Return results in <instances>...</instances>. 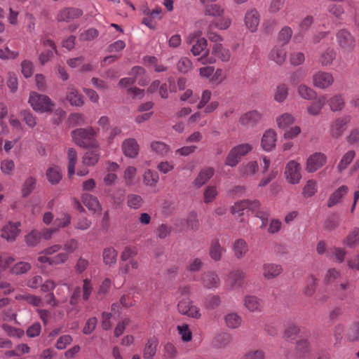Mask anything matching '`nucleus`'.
<instances>
[{"instance_id": "obj_5", "label": "nucleus", "mask_w": 359, "mask_h": 359, "mask_svg": "<svg viewBox=\"0 0 359 359\" xmlns=\"http://www.w3.org/2000/svg\"><path fill=\"white\" fill-rule=\"evenodd\" d=\"M177 311L180 314L187 316L189 318L199 319L201 317L200 309L194 305L189 297L180 299L177 304Z\"/></svg>"}, {"instance_id": "obj_19", "label": "nucleus", "mask_w": 359, "mask_h": 359, "mask_svg": "<svg viewBox=\"0 0 359 359\" xmlns=\"http://www.w3.org/2000/svg\"><path fill=\"white\" fill-rule=\"evenodd\" d=\"M283 272L282 266L273 263H265L262 266V275L264 278L271 280L276 278Z\"/></svg>"}, {"instance_id": "obj_51", "label": "nucleus", "mask_w": 359, "mask_h": 359, "mask_svg": "<svg viewBox=\"0 0 359 359\" xmlns=\"http://www.w3.org/2000/svg\"><path fill=\"white\" fill-rule=\"evenodd\" d=\"M32 268L29 263L26 262H19L15 264L11 268V273L15 275H20L28 272Z\"/></svg>"}, {"instance_id": "obj_58", "label": "nucleus", "mask_w": 359, "mask_h": 359, "mask_svg": "<svg viewBox=\"0 0 359 359\" xmlns=\"http://www.w3.org/2000/svg\"><path fill=\"white\" fill-rule=\"evenodd\" d=\"M41 240V233L36 230H32L25 237V241L29 247L36 246Z\"/></svg>"}, {"instance_id": "obj_6", "label": "nucleus", "mask_w": 359, "mask_h": 359, "mask_svg": "<svg viewBox=\"0 0 359 359\" xmlns=\"http://www.w3.org/2000/svg\"><path fill=\"white\" fill-rule=\"evenodd\" d=\"M336 38L340 49L344 53H349L355 48V40L348 30H339L336 34Z\"/></svg>"}, {"instance_id": "obj_62", "label": "nucleus", "mask_w": 359, "mask_h": 359, "mask_svg": "<svg viewBox=\"0 0 359 359\" xmlns=\"http://www.w3.org/2000/svg\"><path fill=\"white\" fill-rule=\"evenodd\" d=\"M317 191V184L313 180L307 181L306 185L303 188L302 194L304 197L309 198L313 196Z\"/></svg>"}, {"instance_id": "obj_60", "label": "nucleus", "mask_w": 359, "mask_h": 359, "mask_svg": "<svg viewBox=\"0 0 359 359\" xmlns=\"http://www.w3.org/2000/svg\"><path fill=\"white\" fill-rule=\"evenodd\" d=\"M336 53L332 48H327L323 53H322L320 62L323 66L330 65L335 58Z\"/></svg>"}, {"instance_id": "obj_15", "label": "nucleus", "mask_w": 359, "mask_h": 359, "mask_svg": "<svg viewBox=\"0 0 359 359\" xmlns=\"http://www.w3.org/2000/svg\"><path fill=\"white\" fill-rule=\"evenodd\" d=\"M259 207H260V203L257 200L240 201L234 203V205L231 207V212L233 215H236V213H240L246 209L255 211Z\"/></svg>"}, {"instance_id": "obj_16", "label": "nucleus", "mask_w": 359, "mask_h": 359, "mask_svg": "<svg viewBox=\"0 0 359 359\" xmlns=\"http://www.w3.org/2000/svg\"><path fill=\"white\" fill-rule=\"evenodd\" d=\"M277 134L272 130L269 129L264 132L261 140V146L266 151L273 150L276 146Z\"/></svg>"}, {"instance_id": "obj_9", "label": "nucleus", "mask_w": 359, "mask_h": 359, "mask_svg": "<svg viewBox=\"0 0 359 359\" xmlns=\"http://www.w3.org/2000/svg\"><path fill=\"white\" fill-rule=\"evenodd\" d=\"M143 13L145 17L142 19V24L151 29H156V23L155 20H161L163 18V10L159 6H156L153 10L145 8L143 9Z\"/></svg>"}, {"instance_id": "obj_42", "label": "nucleus", "mask_w": 359, "mask_h": 359, "mask_svg": "<svg viewBox=\"0 0 359 359\" xmlns=\"http://www.w3.org/2000/svg\"><path fill=\"white\" fill-rule=\"evenodd\" d=\"M102 258L106 265H114L116 262L117 252L112 247L106 248L103 250Z\"/></svg>"}, {"instance_id": "obj_29", "label": "nucleus", "mask_w": 359, "mask_h": 359, "mask_svg": "<svg viewBox=\"0 0 359 359\" xmlns=\"http://www.w3.org/2000/svg\"><path fill=\"white\" fill-rule=\"evenodd\" d=\"M67 100L71 105L81 107L83 104V96L73 86H69L67 90Z\"/></svg>"}, {"instance_id": "obj_57", "label": "nucleus", "mask_w": 359, "mask_h": 359, "mask_svg": "<svg viewBox=\"0 0 359 359\" xmlns=\"http://www.w3.org/2000/svg\"><path fill=\"white\" fill-rule=\"evenodd\" d=\"M292 29L289 26H284L278 33V40L283 42L282 45L289 43L292 36Z\"/></svg>"}, {"instance_id": "obj_54", "label": "nucleus", "mask_w": 359, "mask_h": 359, "mask_svg": "<svg viewBox=\"0 0 359 359\" xmlns=\"http://www.w3.org/2000/svg\"><path fill=\"white\" fill-rule=\"evenodd\" d=\"M46 177L51 184H57L62 179V175L58 168L50 167L46 171Z\"/></svg>"}, {"instance_id": "obj_36", "label": "nucleus", "mask_w": 359, "mask_h": 359, "mask_svg": "<svg viewBox=\"0 0 359 359\" xmlns=\"http://www.w3.org/2000/svg\"><path fill=\"white\" fill-rule=\"evenodd\" d=\"M355 157V151L353 149H350L344 153L337 165V170L339 172H341L346 170L353 162Z\"/></svg>"}, {"instance_id": "obj_2", "label": "nucleus", "mask_w": 359, "mask_h": 359, "mask_svg": "<svg viewBox=\"0 0 359 359\" xmlns=\"http://www.w3.org/2000/svg\"><path fill=\"white\" fill-rule=\"evenodd\" d=\"M97 130L92 127L78 128L72 132L74 142L83 148H97L99 142L96 140Z\"/></svg>"}, {"instance_id": "obj_26", "label": "nucleus", "mask_w": 359, "mask_h": 359, "mask_svg": "<svg viewBox=\"0 0 359 359\" xmlns=\"http://www.w3.org/2000/svg\"><path fill=\"white\" fill-rule=\"evenodd\" d=\"M259 14L257 10H250L248 11L245 17V23L247 27L252 32L257 29L259 24Z\"/></svg>"}, {"instance_id": "obj_8", "label": "nucleus", "mask_w": 359, "mask_h": 359, "mask_svg": "<svg viewBox=\"0 0 359 359\" xmlns=\"http://www.w3.org/2000/svg\"><path fill=\"white\" fill-rule=\"evenodd\" d=\"M351 117L345 115L338 117L332 121L330 126V133L333 138H339L346 130L348 123L351 121Z\"/></svg>"}, {"instance_id": "obj_39", "label": "nucleus", "mask_w": 359, "mask_h": 359, "mask_svg": "<svg viewBox=\"0 0 359 359\" xmlns=\"http://www.w3.org/2000/svg\"><path fill=\"white\" fill-rule=\"evenodd\" d=\"M81 294V288L79 287H75L74 292L69 299V304L72 308L68 309L67 312L69 314L72 316H76L80 311L79 307L78 306V303Z\"/></svg>"}, {"instance_id": "obj_53", "label": "nucleus", "mask_w": 359, "mask_h": 359, "mask_svg": "<svg viewBox=\"0 0 359 359\" xmlns=\"http://www.w3.org/2000/svg\"><path fill=\"white\" fill-rule=\"evenodd\" d=\"M93 290V284L91 279L86 278L83 280L82 299L84 302L89 300Z\"/></svg>"}, {"instance_id": "obj_63", "label": "nucleus", "mask_w": 359, "mask_h": 359, "mask_svg": "<svg viewBox=\"0 0 359 359\" xmlns=\"http://www.w3.org/2000/svg\"><path fill=\"white\" fill-rule=\"evenodd\" d=\"M217 195V190L215 186H208L204 191L203 200L205 203L212 202Z\"/></svg>"}, {"instance_id": "obj_20", "label": "nucleus", "mask_w": 359, "mask_h": 359, "mask_svg": "<svg viewBox=\"0 0 359 359\" xmlns=\"http://www.w3.org/2000/svg\"><path fill=\"white\" fill-rule=\"evenodd\" d=\"M215 174V169L212 167H205L201 170L197 177L193 182V185L196 188L203 186Z\"/></svg>"}, {"instance_id": "obj_37", "label": "nucleus", "mask_w": 359, "mask_h": 359, "mask_svg": "<svg viewBox=\"0 0 359 359\" xmlns=\"http://www.w3.org/2000/svg\"><path fill=\"white\" fill-rule=\"evenodd\" d=\"M327 104L332 111H340L345 107V100L342 94H336L327 100Z\"/></svg>"}, {"instance_id": "obj_1", "label": "nucleus", "mask_w": 359, "mask_h": 359, "mask_svg": "<svg viewBox=\"0 0 359 359\" xmlns=\"http://www.w3.org/2000/svg\"><path fill=\"white\" fill-rule=\"evenodd\" d=\"M200 36V32L191 33L187 36L186 41L189 44H192L191 50L194 55H201L198 60L202 64L213 63L215 59L209 56L207 40L204 38H201Z\"/></svg>"}, {"instance_id": "obj_46", "label": "nucleus", "mask_w": 359, "mask_h": 359, "mask_svg": "<svg viewBox=\"0 0 359 359\" xmlns=\"http://www.w3.org/2000/svg\"><path fill=\"white\" fill-rule=\"evenodd\" d=\"M68 157V175L71 177L75 173V166L77 161V153L73 148L67 150Z\"/></svg>"}, {"instance_id": "obj_41", "label": "nucleus", "mask_w": 359, "mask_h": 359, "mask_svg": "<svg viewBox=\"0 0 359 359\" xmlns=\"http://www.w3.org/2000/svg\"><path fill=\"white\" fill-rule=\"evenodd\" d=\"M226 325L230 329L238 328L242 323V318L237 313H228L224 317Z\"/></svg>"}, {"instance_id": "obj_34", "label": "nucleus", "mask_w": 359, "mask_h": 359, "mask_svg": "<svg viewBox=\"0 0 359 359\" xmlns=\"http://www.w3.org/2000/svg\"><path fill=\"white\" fill-rule=\"evenodd\" d=\"M226 252L218 239L213 240L210 246L209 255L212 259L214 261H219L222 259L223 253Z\"/></svg>"}, {"instance_id": "obj_55", "label": "nucleus", "mask_w": 359, "mask_h": 359, "mask_svg": "<svg viewBox=\"0 0 359 359\" xmlns=\"http://www.w3.org/2000/svg\"><path fill=\"white\" fill-rule=\"evenodd\" d=\"M318 285V279L313 276L310 275L306 280V286L304 290V293L306 296H311L314 294L316 286Z\"/></svg>"}, {"instance_id": "obj_17", "label": "nucleus", "mask_w": 359, "mask_h": 359, "mask_svg": "<svg viewBox=\"0 0 359 359\" xmlns=\"http://www.w3.org/2000/svg\"><path fill=\"white\" fill-rule=\"evenodd\" d=\"M245 307L252 313H259L262 311L264 304L262 299L255 295H246L243 299Z\"/></svg>"}, {"instance_id": "obj_3", "label": "nucleus", "mask_w": 359, "mask_h": 359, "mask_svg": "<svg viewBox=\"0 0 359 359\" xmlns=\"http://www.w3.org/2000/svg\"><path fill=\"white\" fill-rule=\"evenodd\" d=\"M28 102L33 110L39 113H51L55 107L48 96L34 91L30 93Z\"/></svg>"}, {"instance_id": "obj_14", "label": "nucleus", "mask_w": 359, "mask_h": 359, "mask_svg": "<svg viewBox=\"0 0 359 359\" xmlns=\"http://www.w3.org/2000/svg\"><path fill=\"white\" fill-rule=\"evenodd\" d=\"M69 257L67 253H57L53 257H50L48 255L42 254V252L39 254L37 257L39 262L41 264L48 263L49 265H59L64 264L68 260Z\"/></svg>"}, {"instance_id": "obj_24", "label": "nucleus", "mask_w": 359, "mask_h": 359, "mask_svg": "<svg viewBox=\"0 0 359 359\" xmlns=\"http://www.w3.org/2000/svg\"><path fill=\"white\" fill-rule=\"evenodd\" d=\"M81 200L85 206L94 212H100L102 210V206L96 196L90 194H83Z\"/></svg>"}, {"instance_id": "obj_7", "label": "nucleus", "mask_w": 359, "mask_h": 359, "mask_svg": "<svg viewBox=\"0 0 359 359\" xmlns=\"http://www.w3.org/2000/svg\"><path fill=\"white\" fill-rule=\"evenodd\" d=\"M302 168L300 163L294 160L290 161L285 165V177L292 184H299L302 179Z\"/></svg>"}, {"instance_id": "obj_52", "label": "nucleus", "mask_w": 359, "mask_h": 359, "mask_svg": "<svg viewBox=\"0 0 359 359\" xmlns=\"http://www.w3.org/2000/svg\"><path fill=\"white\" fill-rule=\"evenodd\" d=\"M245 277V273L242 270H237L233 271L229 275V280H231V285L232 287L241 286L242 281Z\"/></svg>"}, {"instance_id": "obj_56", "label": "nucleus", "mask_w": 359, "mask_h": 359, "mask_svg": "<svg viewBox=\"0 0 359 359\" xmlns=\"http://www.w3.org/2000/svg\"><path fill=\"white\" fill-rule=\"evenodd\" d=\"M72 220L71 215L67 212L61 213L55 220L54 225L55 228H64L70 224Z\"/></svg>"}, {"instance_id": "obj_59", "label": "nucleus", "mask_w": 359, "mask_h": 359, "mask_svg": "<svg viewBox=\"0 0 359 359\" xmlns=\"http://www.w3.org/2000/svg\"><path fill=\"white\" fill-rule=\"evenodd\" d=\"M139 266V262L137 259H131L128 263L120 264L119 273L121 275H126L130 272V269H137Z\"/></svg>"}, {"instance_id": "obj_44", "label": "nucleus", "mask_w": 359, "mask_h": 359, "mask_svg": "<svg viewBox=\"0 0 359 359\" xmlns=\"http://www.w3.org/2000/svg\"><path fill=\"white\" fill-rule=\"evenodd\" d=\"M150 148L151 151L161 156L166 155L170 150L169 147L161 141L151 142L150 144Z\"/></svg>"}, {"instance_id": "obj_18", "label": "nucleus", "mask_w": 359, "mask_h": 359, "mask_svg": "<svg viewBox=\"0 0 359 359\" xmlns=\"http://www.w3.org/2000/svg\"><path fill=\"white\" fill-rule=\"evenodd\" d=\"M83 15L81 10L76 8H65L61 10L57 15L59 22H70L79 18Z\"/></svg>"}, {"instance_id": "obj_38", "label": "nucleus", "mask_w": 359, "mask_h": 359, "mask_svg": "<svg viewBox=\"0 0 359 359\" xmlns=\"http://www.w3.org/2000/svg\"><path fill=\"white\" fill-rule=\"evenodd\" d=\"M211 53L223 62H228L231 57L229 50L224 48L222 43H215L212 47Z\"/></svg>"}, {"instance_id": "obj_4", "label": "nucleus", "mask_w": 359, "mask_h": 359, "mask_svg": "<svg viewBox=\"0 0 359 359\" xmlns=\"http://www.w3.org/2000/svg\"><path fill=\"white\" fill-rule=\"evenodd\" d=\"M252 149V146L248 143H243L233 147L226 158L225 164L230 167H235L241 158L250 153Z\"/></svg>"}, {"instance_id": "obj_48", "label": "nucleus", "mask_w": 359, "mask_h": 359, "mask_svg": "<svg viewBox=\"0 0 359 359\" xmlns=\"http://www.w3.org/2000/svg\"><path fill=\"white\" fill-rule=\"evenodd\" d=\"M36 180L32 176L27 177L22 187L21 192L23 197L29 196L35 189Z\"/></svg>"}, {"instance_id": "obj_45", "label": "nucleus", "mask_w": 359, "mask_h": 359, "mask_svg": "<svg viewBox=\"0 0 359 359\" xmlns=\"http://www.w3.org/2000/svg\"><path fill=\"white\" fill-rule=\"evenodd\" d=\"M294 117L290 113H284L276 118V123L279 128L285 129L294 122Z\"/></svg>"}, {"instance_id": "obj_61", "label": "nucleus", "mask_w": 359, "mask_h": 359, "mask_svg": "<svg viewBox=\"0 0 359 359\" xmlns=\"http://www.w3.org/2000/svg\"><path fill=\"white\" fill-rule=\"evenodd\" d=\"M359 242V229H354L344 241V243L350 248L355 247Z\"/></svg>"}, {"instance_id": "obj_25", "label": "nucleus", "mask_w": 359, "mask_h": 359, "mask_svg": "<svg viewBox=\"0 0 359 359\" xmlns=\"http://www.w3.org/2000/svg\"><path fill=\"white\" fill-rule=\"evenodd\" d=\"M122 149L124 154L130 158H135L139 152V145L134 138H129L123 141Z\"/></svg>"}, {"instance_id": "obj_28", "label": "nucleus", "mask_w": 359, "mask_h": 359, "mask_svg": "<svg viewBox=\"0 0 359 359\" xmlns=\"http://www.w3.org/2000/svg\"><path fill=\"white\" fill-rule=\"evenodd\" d=\"M91 149L87 151L82 158V163L86 166L95 165L98 162L100 156V146L97 148Z\"/></svg>"}, {"instance_id": "obj_43", "label": "nucleus", "mask_w": 359, "mask_h": 359, "mask_svg": "<svg viewBox=\"0 0 359 359\" xmlns=\"http://www.w3.org/2000/svg\"><path fill=\"white\" fill-rule=\"evenodd\" d=\"M341 277V271L336 268L328 269L324 276L323 281L326 285L336 283Z\"/></svg>"}, {"instance_id": "obj_11", "label": "nucleus", "mask_w": 359, "mask_h": 359, "mask_svg": "<svg viewBox=\"0 0 359 359\" xmlns=\"http://www.w3.org/2000/svg\"><path fill=\"white\" fill-rule=\"evenodd\" d=\"M334 76L332 73L319 71L313 76V85L320 89H326L334 83Z\"/></svg>"}, {"instance_id": "obj_47", "label": "nucleus", "mask_w": 359, "mask_h": 359, "mask_svg": "<svg viewBox=\"0 0 359 359\" xmlns=\"http://www.w3.org/2000/svg\"><path fill=\"white\" fill-rule=\"evenodd\" d=\"M127 205L130 208L133 210H137L140 209L143 203L144 200L142 197L140 195L135 194H130L127 196Z\"/></svg>"}, {"instance_id": "obj_12", "label": "nucleus", "mask_w": 359, "mask_h": 359, "mask_svg": "<svg viewBox=\"0 0 359 359\" xmlns=\"http://www.w3.org/2000/svg\"><path fill=\"white\" fill-rule=\"evenodd\" d=\"M20 222H8L1 229V236L8 242H13L20 233Z\"/></svg>"}, {"instance_id": "obj_10", "label": "nucleus", "mask_w": 359, "mask_h": 359, "mask_svg": "<svg viewBox=\"0 0 359 359\" xmlns=\"http://www.w3.org/2000/svg\"><path fill=\"white\" fill-rule=\"evenodd\" d=\"M262 118V114L257 110H251L243 114L239 118V123L246 128L256 126Z\"/></svg>"}, {"instance_id": "obj_33", "label": "nucleus", "mask_w": 359, "mask_h": 359, "mask_svg": "<svg viewBox=\"0 0 359 359\" xmlns=\"http://www.w3.org/2000/svg\"><path fill=\"white\" fill-rule=\"evenodd\" d=\"M202 283L205 287L211 289L217 287L220 284V280L216 273L208 271L203 275Z\"/></svg>"}, {"instance_id": "obj_40", "label": "nucleus", "mask_w": 359, "mask_h": 359, "mask_svg": "<svg viewBox=\"0 0 359 359\" xmlns=\"http://www.w3.org/2000/svg\"><path fill=\"white\" fill-rule=\"evenodd\" d=\"M297 92L301 98L306 100L315 99L317 96V93L313 89L304 83L297 86Z\"/></svg>"}, {"instance_id": "obj_22", "label": "nucleus", "mask_w": 359, "mask_h": 359, "mask_svg": "<svg viewBox=\"0 0 359 359\" xmlns=\"http://www.w3.org/2000/svg\"><path fill=\"white\" fill-rule=\"evenodd\" d=\"M352 288L348 280H344L339 284H335L334 294L340 300L345 299L351 292Z\"/></svg>"}, {"instance_id": "obj_64", "label": "nucleus", "mask_w": 359, "mask_h": 359, "mask_svg": "<svg viewBox=\"0 0 359 359\" xmlns=\"http://www.w3.org/2000/svg\"><path fill=\"white\" fill-rule=\"evenodd\" d=\"M158 181V175L151 170L145 171L144 174V183L146 185L154 187Z\"/></svg>"}, {"instance_id": "obj_27", "label": "nucleus", "mask_w": 359, "mask_h": 359, "mask_svg": "<svg viewBox=\"0 0 359 359\" xmlns=\"http://www.w3.org/2000/svg\"><path fill=\"white\" fill-rule=\"evenodd\" d=\"M158 345V340L153 337L147 339L143 348L144 359H153L155 356Z\"/></svg>"}, {"instance_id": "obj_21", "label": "nucleus", "mask_w": 359, "mask_h": 359, "mask_svg": "<svg viewBox=\"0 0 359 359\" xmlns=\"http://www.w3.org/2000/svg\"><path fill=\"white\" fill-rule=\"evenodd\" d=\"M232 251L237 259H241L249 251L248 244L244 239L238 238L232 243Z\"/></svg>"}, {"instance_id": "obj_50", "label": "nucleus", "mask_w": 359, "mask_h": 359, "mask_svg": "<svg viewBox=\"0 0 359 359\" xmlns=\"http://www.w3.org/2000/svg\"><path fill=\"white\" fill-rule=\"evenodd\" d=\"M288 95V88L286 84L282 83L276 87L274 93V100L278 102H284Z\"/></svg>"}, {"instance_id": "obj_13", "label": "nucleus", "mask_w": 359, "mask_h": 359, "mask_svg": "<svg viewBox=\"0 0 359 359\" xmlns=\"http://www.w3.org/2000/svg\"><path fill=\"white\" fill-rule=\"evenodd\" d=\"M327 161V156L323 153H315L310 156L306 162L308 172H313L320 168Z\"/></svg>"}, {"instance_id": "obj_23", "label": "nucleus", "mask_w": 359, "mask_h": 359, "mask_svg": "<svg viewBox=\"0 0 359 359\" xmlns=\"http://www.w3.org/2000/svg\"><path fill=\"white\" fill-rule=\"evenodd\" d=\"M348 188L346 185H342L336 189L330 196L327 201V207L332 208L341 203L342 198L348 194Z\"/></svg>"}, {"instance_id": "obj_30", "label": "nucleus", "mask_w": 359, "mask_h": 359, "mask_svg": "<svg viewBox=\"0 0 359 359\" xmlns=\"http://www.w3.org/2000/svg\"><path fill=\"white\" fill-rule=\"evenodd\" d=\"M283 46H275L269 53V58L279 65H282L286 59L287 53Z\"/></svg>"}, {"instance_id": "obj_32", "label": "nucleus", "mask_w": 359, "mask_h": 359, "mask_svg": "<svg viewBox=\"0 0 359 359\" xmlns=\"http://www.w3.org/2000/svg\"><path fill=\"white\" fill-rule=\"evenodd\" d=\"M130 75L134 77L140 86H144L149 82V77L145 74V71L142 67H134L131 69Z\"/></svg>"}, {"instance_id": "obj_31", "label": "nucleus", "mask_w": 359, "mask_h": 359, "mask_svg": "<svg viewBox=\"0 0 359 359\" xmlns=\"http://www.w3.org/2000/svg\"><path fill=\"white\" fill-rule=\"evenodd\" d=\"M259 168V165L257 161H251L244 163L238 168V172L242 177H248L255 175Z\"/></svg>"}, {"instance_id": "obj_35", "label": "nucleus", "mask_w": 359, "mask_h": 359, "mask_svg": "<svg viewBox=\"0 0 359 359\" xmlns=\"http://www.w3.org/2000/svg\"><path fill=\"white\" fill-rule=\"evenodd\" d=\"M325 96L319 97L316 101L311 102L306 108L307 113L313 116L320 114L321 111L325 104Z\"/></svg>"}, {"instance_id": "obj_49", "label": "nucleus", "mask_w": 359, "mask_h": 359, "mask_svg": "<svg viewBox=\"0 0 359 359\" xmlns=\"http://www.w3.org/2000/svg\"><path fill=\"white\" fill-rule=\"evenodd\" d=\"M206 15L219 17L224 13V8L219 4H209L205 6L204 10Z\"/></svg>"}]
</instances>
